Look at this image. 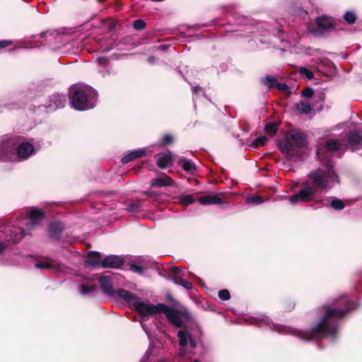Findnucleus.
Segmentation results:
<instances>
[{"label":"nucleus","mask_w":362,"mask_h":362,"mask_svg":"<svg viewBox=\"0 0 362 362\" xmlns=\"http://www.w3.org/2000/svg\"><path fill=\"white\" fill-rule=\"evenodd\" d=\"M356 303L346 296H341L330 303L322 305L320 310L323 314L308 331L298 330L296 336L302 340L310 341L330 337L336 340L339 332V320L356 310Z\"/></svg>","instance_id":"f257e3e1"},{"label":"nucleus","mask_w":362,"mask_h":362,"mask_svg":"<svg viewBox=\"0 0 362 362\" xmlns=\"http://www.w3.org/2000/svg\"><path fill=\"white\" fill-rule=\"evenodd\" d=\"M73 107L78 110L93 108L98 100L97 92L90 86H75L70 90Z\"/></svg>","instance_id":"f03ea898"},{"label":"nucleus","mask_w":362,"mask_h":362,"mask_svg":"<svg viewBox=\"0 0 362 362\" xmlns=\"http://www.w3.org/2000/svg\"><path fill=\"white\" fill-rule=\"evenodd\" d=\"M327 170L317 168L311 171L308 175V182L311 187L317 192L319 190H327L332 187L334 182H339V177L334 169V165L328 162Z\"/></svg>","instance_id":"7ed1b4c3"},{"label":"nucleus","mask_w":362,"mask_h":362,"mask_svg":"<svg viewBox=\"0 0 362 362\" xmlns=\"http://www.w3.org/2000/svg\"><path fill=\"white\" fill-rule=\"evenodd\" d=\"M117 293L120 298L124 299L127 303L132 304L136 311L142 317H148L160 313V310L167 308L165 304L158 303L157 305H153L139 301L136 295L124 288L117 289Z\"/></svg>","instance_id":"20e7f679"},{"label":"nucleus","mask_w":362,"mask_h":362,"mask_svg":"<svg viewBox=\"0 0 362 362\" xmlns=\"http://www.w3.org/2000/svg\"><path fill=\"white\" fill-rule=\"evenodd\" d=\"M307 144V137H284L277 142L278 148L288 160L300 157Z\"/></svg>","instance_id":"39448f33"},{"label":"nucleus","mask_w":362,"mask_h":362,"mask_svg":"<svg viewBox=\"0 0 362 362\" xmlns=\"http://www.w3.org/2000/svg\"><path fill=\"white\" fill-rule=\"evenodd\" d=\"M317 192L310 185L308 181L303 182L302 189L296 194H292L289 197V201L291 204H296L298 202H308L314 199Z\"/></svg>","instance_id":"423d86ee"},{"label":"nucleus","mask_w":362,"mask_h":362,"mask_svg":"<svg viewBox=\"0 0 362 362\" xmlns=\"http://www.w3.org/2000/svg\"><path fill=\"white\" fill-rule=\"evenodd\" d=\"M16 144L7 139L0 146V157L5 161L16 162Z\"/></svg>","instance_id":"0eeeda50"},{"label":"nucleus","mask_w":362,"mask_h":362,"mask_svg":"<svg viewBox=\"0 0 362 362\" xmlns=\"http://www.w3.org/2000/svg\"><path fill=\"white\" fill-rule=\"evenodd\" d=\"M16 162L27 160L35 153L33 145L28 142H22L16 144Z\"/></svg>","instance_id":"6e6552de"},{"label":"nucleus","mask_w":362,"mask_h":362,"mask_svg":"<svg viewBox=\"0 0 362 362\" xmlns=\"http://www.w3.org/2000/svg\"><path fill=\"white\" fill-rule=\"evenodd\" d=\"M160 313H164L166 315L168 320L172 323L176 327H182L183 326V322L181 319V315H184V313L179 311L175 308H170L167 305V308L161 309Z\"/></svg>","instance_id":"1a4fd4ad"},{"label":"nucleus","mask_w":362,"mask_h":362,"mask_svg":"<svg viewBox=\"0 0 362 362\" xmlns=\"http://www.w3.org/2000/svg\"><path fill=\"white\" fill-rule=\"evenodd\" d=\"M125 261L124 259L117 255H109L106 256L100 263V267L103 268H112V269H119L121 268Z\"/></svg>","instance_id":"9d476101"},{"label":"nucleus","mask_w":362,"mask_h":362,"mask_svg":"<svg viewBox=\"0 0 362 362\" xmlns=\"http://www.w3.org/2000/svg\"><path fill=\"white\" fill-rule=\"evenodd\" d=\"M99 283L102 291L109 296H119L117 293V291L114 290L112 278L108 276H103L99 279Z\"/></svg>","instance_id":"9b49d317"},{"label":"nucleus","mask_w":362,"mask_h":362,"mask_svg":"<svg viewBox=\"0 0 362 362\" xmlns=\"http://www.w3.org/2000/svg\"><path fill=\"white\" fill-rule=\"evenodd\" d=\"M65 226L63 223L59 221H52L49 224V236L50 238L59 240L62 237V233L64 230Z\"/></svg>","instance_id":"f8f14e48"},{"label":"nucleus","mask_w":362,"mask_h":362,"mask_svg":"<svg viewBox=\"0 0 362 362\" xmlns=\"http://www.w3.org/2000/svg\"><path fill=\"white\" fill-rule=\"evenodd\" d=\"M28 217L30 219L31 227H33L40 223L45 217V214L42 209L33 206L30 209Z\"/></svg>","instance_id":"ddd939ff"},{"label":"nucleus","mask_w":362,"mask_h":362,"mask_svg":"<svg viewBox=\"0 0 362 362\" xmlns=\"http://www.w3.org/2000/svg\"><path fill=\"white\" fill-rule=\"evenodd\" d=\"M175 156L173 153L170 151L166 153H160L157 155L158 160L156 161L157 166L160 169H165L173 165V159Z\"/></svg>","instance_id":"4468645a"},{"label":"nucleus","mask_w":362,"mask_h":362,"mask_svg":"<svg viewBox=\"0 0 362 362\" xmlns=\"http://www.w3.org/2000/svg\"><path fill=\"white\" fill-rule=\"evenodd\" d=\"M174 184V180L166 174H163V176L160 177H157L150 182L151 187H158L173 186Z\"/></svg>","instance_id":"2eb2a0df"},{"label":"nucleus","mask_w":362,"mask_h":362,"mask_svg":"<svg viewBox=\"0 0 362 362\" xmlns=\"http://www.w3.org/2000/svg\"><path fill=\"white\" fill-rule=\"evenodd\" d=\"M220 195L223 194H209L199 197L198 200L202 205L219 204L222 203Z\"/></svg>","instance_id":"dca6fc26"},{"label":"nucleus","mask_w":362,"mask_h":362,"mask_svg":"<svg viewBox=\"0 0 362 362\" xmlns=\"http://www.w3.org/2000/svg\"><path fill=\"white\" fill-rule=\"evenodd\" d=\"M102 260V255L100 252L95 251H90L87 254L85 262L86 264L91 265L95 267L98 266H100Z\"/></svg>","instance_id":"f3484780"},{"label":"nucleus","mask_w":362,"mask_h":362,"mask_svg":"<svg viewBox=\"0 0 362 362\" xmlns=\"http://www.w3.org/2000/svg\"><path fill=\"white\" fill-rule=\"evenodd\" d=\"M346 149L352 151L362 148V137H347L346 141Z\"/></svg>","instance_id":"a211bd4d"},{"label":"nucleus","mask_w":362,"mask_h":362,"mask_svg":"<svg viewBox=\"0 0 362 362\" xmlns=\"http://www.w3.org/2000/svg\"><path fill=\"white\" fill-rule=\"evenodd\" d=\"M177 165L187 173H193L197 170L195 164L191 160H189L183 156L179 158Z\"/></svg>","instance_id":"6ab92c4d"},{"label":"nucleus","mask_w":362,"mask_h":362,"mask_svg":"<svg viewBox=\"0 0 362 362\" xmlns=\"http://www.w3.org/2000/svg\"><path fill=\"white\" fill-rule=\"evenodd\" d=\"M146 155V151L145 149H138L128 153L127 155L124 156L122 158V163L124 164H127L129 162L136 159L144 157Z\"/></svg>","instance_id":"aec40b11"},{"label":"nucleus","mask_w":362,"mask_h":362,"mask_svg":"<svg viewBox=\"0 0 362 362\" xmlns=\"http://www.w3.org/2000/svg\"><path fill=\"white\" fill-rule=\"evenodd\" d=\"M170 270L171 273L169 274L168 278L175 284H178L183 279L185 272L180 269V267L175 266L170 267Z\"/></svg>","instance_id":"412c9836"},{"label":"nucleus","mask_w":362,"mask_h":362,"mask_svg":"<svg viewBox=\"0 0 362 362\" xmlns=\"http://www.w3.org/2000/svg\"><path fill=\"white\" fill-rule=\"evenodd\" d=\"M296 109L300 113L309 114L313 110L310 99H305L296 104Z\"/></svg>","instance_id":"4be33fe9"},{"label":"nucleus","mask_w":362,"mask_h":362,"mask_svg":"<svg viewBox=\"0 0 362 362\" xmlns=\"http://www.w3.org/2000/svg\"><path fill=\"white\" fill-rule=\"evenodd\" d=\"M341 145L342 144L339 143L338 141L331 139L325 142V147L327 151L334 152L339 150Z\"/></svg>","instance_id":"5701e85b"},{"label":"nucleus","mask_w":362,"mask_h":362,"mask_svg":"<svg viewBox=\"0 0 362 362\" xmlns=\"http://www.w3.org/2000/svg\"><path fill=\"white\" fill-rule=\"evenodd\" d=\"M316 23L319 28L327 29L332 25V21L327 16H322L316 19Z\"/></svg>","instance_id":"b1692460"},{"label":"nucleus","mask_w":362,"mask_h":362,"mask_svg":"<svg viewBox=\"0 0 362 362\" xmlns=\"http://www.w3.org/2000/svg\"><path fill=\"white\" fill-rule=\"evenodd\" d=\"M95 289H96V286L95 284H90L89 283H83L81 285L79 291L81 295L85 296V295L92 293Z\"/></svg>","instance_id":"393cba45"},{"label":"nucleus","mask_w":362,"mask_h":362,"mask_svg":"<svg viewBox=\"0 0 362 362\" xmlns=\"http://www.w3.org/2000/svg\"><path fill=\"white\" fill-rule=\"evenodd\" d=\"M268 137H257L255 140L250 142V146L252 149H256L259 146H264L267 144Z\"/></svg>","instance_id":"a878e982"},{"label":"nucleus","mask_w":362,"mask_h":362,"mask_svg":"<svg viewBox=\"0 0 362 362\" xmlns=\"http://www.w3.org/2000/svg\"><path fill=\"white\" fill-rule=\"evenodd\" d=\"M179 338V344L182 346H186L187 344V339L189 337V333L186 329H180L177 333Z\"/></svg>","instance_id":"bb28decb"},{"label":"nucleus","mask_w":362,"mask_h":362,"mask_svg":"<svg viewBox=\"0 0 362 362\" xmlns=\"http://www.w3.org/2000/svg\"><path fill=\"white\" fill-rule=\"evenodd\" d=\"M179 202L182 205L189 206L194 203L195 199L192 194L180 195L179 197Z\"/></svg>","instance_id":"cd10ccee"},{"label":"nucleus","mask_w":362,"mask_h":362,"mask_svg":"<svg viewBox=\"0 0 362 362\" xmlns=\"http://www.w3.org/2000/svg\"><path fill=\"white\" fill-rule=\"evenodd\" d=\"M279 124L276 122H269L265 124L266 133L269 134H275L277 132Z\"/></svg>","instance_id":"c85d7f7f"},{"label":"nucleus","mask_w":362,"mask_h":362,"mask_svg":"<svg viewBox=\"0 0 362 362\" xmlns=\"http://www.w3.org/2000/svg\"><path fill=\"white\" fill-rule=\"evenodd\" d=\"M330 205L333 209L338 211L342 210L345 207L343 201L337 197L332 198Z\"/></svg>","instance_id":"c756f323"},{"label":"nucleus","mask_w":362,"mask_h":362,"mask_svg":"<svg viewBox=\"0 0 362 362\" xmlns=\"http://www.w3.org/2000/svg\"><path fill=\"white\" fill-rule=\"evenodd\" d=\"M263 83L269 88H274L278 83V80L274 76H267L263 79Z\"/></svg>","instance_id":"7c9ffc66"},{"label":"nucleus","mask_w":362,"mask_h":362,"mask_svg":"<svg viewBox=\"0 0 362 362\" xmlns=\"http://www.w3.org/2000/svg\"><path fill=\"white\" fill-rule=\"evenodd\" d=\"M248 202L255 204H260L264 202V199L262 196L259 194H254L250 197L247 199Z\"/></svg>","instance_id":"2f4dec72"},{"label":"nucleus","mask_w":362,"mask_h":362,"mask_svg":"<svg viewBox=\"0 0 362 362\" xmlns=\"http://www.w3.org/2000/svg\"><path fill=\"white\" fill-rule=\"evenodd\" d=\"M295 303L291 300H285L283 303V308L284 311L291 312L295 308Z\"/></svg>","instance_id":"473e14b6"},{"label":"nucleus","mask_w":362,"mask_h":362,"mask_svg":"<svg viewBox=\"0 0 362 362\" xmlns=\"http://www.w3.org/2000/svg\"><path fill=\"white\" fill-rule=\"evenodd\" d=\"M299 73L301 75L305 76L308 79H313L314 78V74H313V71L308 69L307 68L300 67L299 69Z\"/></svg>","instance_id":"72a5a7b5"},{"label":"nucleus","mask_w":362,"mask_h":362,"mask_svg":"<svg viewBox=\"0 0 362 362\" xmlns=\"http://www.w3.org/2000/svg\"><path fill=\"white\" fill-rule=\"evenodd\" d=\"M344 18L345 21L349 24L354 23L356 19V14L351 11L346 12L344 14Z\"/></svg>","instance_id":"f704fd0d"},{"label":"nucleus","mask_w":362,"mask_h":362,"mask_svg":"<svg viewBox=\"0 0 362 362\" xmlns=\"http://www.w3.org/2000/svg\"><path fill=\"white\" fill-rule=\"evenodd\" d=\"M130 270L139 274H143L145 272V269L143 267L135 263L130 264Z\"/></svg>","instance_id":"c9c22d12"},{"label":"nucleus","mask_w":362,"mask_h":362,"mask_svg":"<svg viewBox=\"0 0 362 362\" xmlns=\"http://www.w3.org/2000/svg\"><path fill=\"white\" fill-rule=\"evenodd\" d=\"M218 298L222 300H228L230 298V294L228 290L222 289L218 291Z\"/></svg>","instance_id":"e433bc0d"},{"label":"nucleus","mask_w":362,"mask_h":362,"mask_svg":"<svg viewBox=\"0 0 362 362\" xmlns=\"http://www.w3.org/2000/svg\"><path fill=\"white\" fill-rule=\"evenodd\" d=\"M54 98L57 99L59 101V103L56 105L57 108L63 107L65 105L66 99L64 95H54Z\"/></svg>","instance_id":"4c0bfd02"},{"label":"nucleus","mask_w":362,"mask_h":362,"mask_svg":"<svg viewBox=\"0 0 362 362\" xmlns=\"http://www.w3.org/2000/svg\"><path fill=\"white\" fill-rule=\"evenodd\" d=\"M174 137H163V139L159 142L160 146H165L170 144H172L174 141Z\"/></svg>","instance_id":"58836bf2"},{"label":"nucleus","mask_w":362,"mask_h":362,"mask_svg":"<svg viewBox=\"0 0 362 362\" xmlns=\"http://www.w3.org/2000/svg\"><path fill=\"white\" fill-rule=\"evenodd\" d=\"M145 26H146V23L143 20H141V19L134 21V22L133 23V27L136 30H141V29L144 28Z\"/></svg>","instance_id":"ea45409f"},{"label":"nucleus","mask_w":362,"mask_h":362,"mask_svg":"<svg viewBox=\"0 0 362 362\" xmlns=\"http://www.w3.org/2000/svg\"><path fill=\"white\" fill-rule=\"evenodd\" d=\"M13 232V233H20V236L19 237H16L13 239V242L15 243L18 242L25 235V233H24V230L21 228H14Z\"/></svg>","instance_id":"a19ab883"},{"label":"nucleus","mask_w":362,"mask_h":362,"mask_svg":"<svg viewBox=\"0 0 362 362\" xmlns=\"http://www.w3.org/2000/svg\"><path fill=\"white\" fill-rule=\"evenodd\" d=\"M352 124H353L351 122L340 123V124H338L337 125H336L334 128H332V130L338 129H351Z\"/></svg>","instance_id":"79ce46f5"},{"label":"nucleus","mask_w":362,"mask_h":362,"mask_svg":"<svg viewBox=\"0 0 362 362\" xmlns=\"http://www.w3.org/2000/svg\"><path fill=\"white\" fill-rule=\"evenodd\" d=\"M35 267L39 268V269H50V268H52V265L49 263L46 262H37V263H35Z\"/></svg>","instance_id":"37998d69"},{"label":"nucleus","mask_w":362,"mask_h":362,"mask_svg":"<svg viewBox=\"0 0 362 362\" xmlns=\"http://www.w3.org/2000/svg\"><path fill=\"white\" fill-rule=\"evenodd\" d=\"M179 285L182 286L185 288L187 290H190L192 288V284L187 280L182 279L180 282L178 283Z\"/></svg>","instance_id":"c03bdc74"},{"label":"nucleus","mask_w":362,"mask_h":362,"mask_svg":"<svg viewBox=\"0 0 362 362\" xmlns=\"http://www.w3.org/2000/svg\"><path fill=\"white\" fill-rule=\"evenodd\" d=\"M139 204H137V203H132L128 206V211L129 212L136 213V212L139 211Z\"/></svg>","instance_id":"a18cd8bd"},{"label":"nucleus","mask_w":362,"mask_h":362,"mask_svg":"<svg viewBox=\"0 0 362 362\" xmlns=\"http://www.w3.org/2000/svg\"><path fill=\"white\" fill-rule=\"evenodd\" d=\"M302 95L310 99L313 95V90L311 88H305L302 91Z\"/></svg>","instance_id":"49530a36"},{"label":"nucleus","mask_w":362,"mask_h":362,"mask_svg":"<svg viewBox=\"0 0 362 362\" xmlns=\"http://www.w3.org/2000/svg\"><path fill=\"white\" fill-rule=\"evenodd\" d=\"M251 141H252V140H250V138H247V137H245L244 139H240V144L241 146H245L250 148H251V146L250 144Z\"/></svg>","instance_id":"de8ad7c7"},{"label":"nucleus","mask_w":362,"mask_h":362,"mask_svg":"<svg viewBox=\"0 0 362 362\" xmlns=\"http://www.w3.org/2000/svg\"><path fill=\"white\" fill-rule=\"evenodd\" d=\"M275 88H278L280 90H282V91H286L288 88L287 85H286L284 83H281L279 82Z\"/></svg>","instance_id":"09e8293b"},{"label":"nucleus","mask_w":362,"mask_h":362,"mask_svg":"<svg viewBox=\"0 0 362 362\" xmlns=\"http://www.w3.org/2000/svg\"><path fill=\"white\" fill-rule=\"evenodd\" d=\"M166 298H167V300H168L169 302L172 303L173 305H178V302H177V301H176V300L173 298V297L172 296V295H171V294H170V293H167V294H166Z\"/></svg>","instance_id":"8fccbe9b"},{"label":"nucleus","mask_w":362,"mask_h":362,"mask_svg":"<svg viewBox=\"0 0 362 362\" xmlns=\"http://www.w3.org/2000/svg\"><path fill=\"white\" fill-rule=\"evenodd\" d=\"M144 194L149 197H156L158 196V194L155 191H146Z\"/></svg>","instance_id":"3c124183"},{"label":"nucleus","mask_w":362,"mask_h":362,"mask_svg":"<svg viewBox=\"0 0 362 362\" xmlns=\"http://www.w3.org/2000/svg\"><path fill=\"white\" fill-rule=\"evenodd\" d=\"M11 43H12L11 41L1 40V41H0V48H4V47L11 45Z\"/></svg>","instance_id":"603ef678"},{"label":"nucleus","mask_w":362,"mask_h":362,"mask_svg":"<svg viewBox=\"0 0 362 362\" xmlns=\"http://www.w3.org/2000/svg\"><path fill=\"white\" fill-rule=\"evenodd\" d=\"M7 245L6 243L0 241V253H3L6 249Z\"/></svg>","instance_id":"864d4df0"},{"label":"nucleus","mask_w":362,"mask_h":362,"mask_svg":"<svg viewBox=\"0 0 362 362\" xmlns=\"http://www.w3.org/2000/svg\"><path fill=\"white\" fill-rule=\"evenodd\" d=\"M189 345H190V347L192 349H194L197 346L194 340L191 338L189 339Z\"/></svg>","instance_id":"5fc2aeb1"},{"label":"nucleus","mask_w":362,"mask_h":362,"mask_svg":"<svg viewBox=\"0 0 362 362\" xmlns=\"http://www.w3.org/2000/svg\"><path fill=\"white\" fill-rule=\"evenodd\" d=\"M98 62L100 64L105 65L107 62V60L105 58H100L98 59Z\"/></svg>","instance_id":"6e6d98bb"},{"label":"nucleus","mask_w":362,"mask_h":362,"mask_svg":"<svg viewBox=\"0 0 362 362\" xmlns=\"http://www.w3.org/2000/svg\"><path fill=\"white\" fill-rule=\"evenodd\" d=\"M155 61V58L153 57H150L148 59V62L151 64H152Z\"/></svg>","instance_id":"4d7b16f0"},{"label":"nucleus","mask_w":362,"mask_h":362,"mask_svg":"<svg viewBox=\"0 0 362 362\" xmlns=\"http://www.w3.org/2000/svg\"><path fill=\"white\" fill-rule=\"evenodd\" d=\"M348 136H359V133H358V132H350Z\"/></svg>","instance_id":"13d9d810"},{"label":"nucleus","mask_w":362,"mask_h":362,"mask_svg":"<svg viewBox=\"0 0 362 362\" xmlns=\"http://www.w3.org/2000/svg\"><path fill=\"white\" fill-rule=\"evenodd\" d=\"M198 88H199V87H194V88H193V91H194V93H196V92L197 91V89H198Z\"/></svg>","instance_id":"bf43d9fd"},{"label":"nucleus","mask_w":362,"mask_h":362,"mask_svg":"<svg viewBox=\"0 0 362 362\" xmlns=\"http://www.w3.org/2000/svg\"><path fill=\"white\" fill-rule=\"evenodd\" d=\"M114 27H115V26L111 25V26L110 27V29H112Z\"/></svg>","instance_id":"052dcab7"},{"label":"nucleus","mask_w":362,"mask_h":362,"mask_svg":"<svg viewBox=\"0 0 362 362\" xmlns=\"http://www.w3.org/2000/svg\"><path fill=\"white\" fill-rule=\"evenodd\" d=\"M193 362H199L198 360H194Z\"/></svg>","instance_id":"680f3d73"}]
</instances>
